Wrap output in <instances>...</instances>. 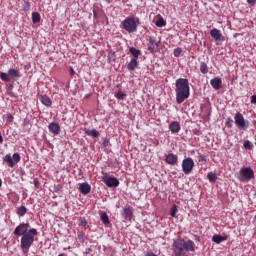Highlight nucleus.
I'll return each mask as SVG.
<instances>
[{"instance_id": "f257e3e1", "label": "nucleus", "mask_w": 256, "mask_h": 256, "mask_svg": "<svg viewBox=\"0 0 256 256\" xmlns=\"http://www.w3.org/2000/svg\"><path fill=\"white\" fill-rule=\"evenodd\" d=\"M176 103L187 101L189 95H191V88L189 87V80L187 78H178L175 83Z\"/></svg>"}, {"instance_id": "f03ea898", "label": "nucleus", "mask_w": 256, "mask_h": 256, "mask_svg": "<svg viewBox=\"0 0 256 256\" xmlns=\"http://www.w3.org/2000/svg\"><path fill=\"white\" fill-rule=\"evenodd\" d=\"M175 256H187V253H195V242L192 240L178 239L173 243Z\"/></svg>"}, {"instance_id": "7ed1b4c3", "label": "nucleus", "mask_w": 256, "mask_h": 256, "mask_svg": "<svg viewBox=\"0 0 256 256\" xmlns=\"http://www.w3.org/2000/svg\"><path fill=\"white\" fill-rule=\"evenodd\" d=\"M35 235H37V229L32 228L28 230V233L22 236L20 247L23 253H29V249H31V245H33L35 241Z\"/></svg>"}, {"instance_id": "20e7f679", "label": "nucleus", "mask_w": 256, "mask_h": 256, "mask_svg": "<svg viewBox=\"0 0 256 256\" xmlns=\"http://www.w3.org/2000/svg\"><path fill=\"white\" fill-rule=\"evenodd\" d=\"M139 18L128 17L122 22V27L127 33H135L139 27Z\"/></svg>"}, {"instance_id": "39448f33", "label": "nucleus", "mask_w": 256, "mask_h": 256, "mask_svg": "<svg viewBox=\"0 0 256 256\" xmlns=\"http://www.w3.org/2000/svg\"><path fill=\"white\" fill-rule=\"evenodd\" d=\"M234 121H235V125L241 131H247V129H249V123L245 121V117L241 114V112H237L234 115Z\"/></svg>"}, {"instance_id": "423d86ee", "label": "nucleus", "mask_w": 256, "mask_h": 256, "mask_svg": "<svg viewBox=\"0 0 256 256\" xmlns=\"http://www.w3.org/2000/svg\"><path fill=\"white\" fill-rule=\"evenodd\" d=\"M240 181H251V179H255V172L251 167H243L240 170Z\"/></svg>"}, {"instance_id": "0eeeda50", "label": "nucleus", "mask_w": 256, "mask_h": 256, "mask_svg": "<svg viewBox=\"0 0 256 256\" xmlns=\"http://www.w3.org/2000/svg\"><path fill=\"white\" fill-rule=\"evenodd\" d=\"M148 44V51L149 53L155 54L157 53L158 49H159V43H161L160 40H157V38L155 36H149L147 38Z\"/></svg>"}, {"instance_id": "6e6552de", "label": "nucleus", "mask_w": 256, "mask_h": 256, "mask_svg": "<svg viewBox=\"0 0 256 256\" xmlns=\"http://www.w3.org/2000/svg\"><path fill=\"white\" fill-rule=\"evenodd\" d=\"M102 175V181L107 187H119V179L111 177L105 172H102Z\"/></svg>"}, {"instance_id": "1a4fd4ad", "label": "nucleus", "mask_w": 256, "mask_h": 256, "mask_svg": "<svg viewBox=\"0 0 256 256\" xmlns=\"http://www.w3.org/2000/svg\"><path fill=\"white\" fill-rule=\"evenodd\" d=\"M195 167L194 161H183L182 162V171L185 173V175H189L193 171V168Z\"/></svg>"}, {"instance_id": "9d476101", "label": "nucleus", "mask_w": 256, "mask_h": 256, "mask_svg": "<svg viewBox=\"0 0 256 256\" xmlns=\"http://www.w3.org/2000/svg\"><path fill=\"white\" fill-rule=\"evenodd\" d=\"M27 233H28V232H27V230H26V228H25V223H22V224L18 225V226L15 228L14 232H13V234L16 235L17 237H21V235H22V237H23V235H25V234H27Z\"/></svg>"}, {"instance_id": "9b49d317", "label": "nucleus", "mask_w": 256, "mask_h": 256, "mask_svg": "<svg viewBox=\"0 0 256 256\" xmlns=\"http://www.w3.org/2000/svg\"><path fill=\"white\" fill-rule=\"evenodd\" d=\"M48 130L50 133H53V135H59V133H61V126H59L58 123L52 122L48 125Z\"/></svg>"}, {"instance_id": "f8f14e48", "label": "nucleus", "mask_w": 256, "mask_h": 256, "mask_svg": "<svg viewBox=\"0 0 256 256\" xmlns=\"http://www.w3.org/2000/svg\"><path fill=\"white\" fill-rule=\"evenodd\" d=\"M79 191L82 195H89V193H91V185L87 182L81 183L79 185Z\"/></svg>"}, {"instance_id": "ddd939ff", "label": "nucleus", "mask_w": 256, "mask_h": 256, "mask_svg": "<svg viewBox=\"0 0 256 256\" xmlns=\"http://www.w3.org/2000/svg\"><path fill=\"white\" fill-rule=\"evenodd\" d=\"M210 35L212 39H215V41H221V38L223 37V34L221 33V30L214 28L210 31Z\"/></svg>"}, {"instance_id": "4468645a", "label": "nucleus", "mask_w": 256, "mask_h": 256, "mask_svg": "<svg viewBox=\"0 0 256 256\" xmlns=\"http://www.w3.org/2000/svg\"><path fill=\"white\" fill-rule=\"evenodd\" d=\"M121 215L124 217V219H129V221H131L133 218V211L131 210V207H125Z\"/></svg>"}, {"instance_id": "2eb2a0df", "label": "nucleus", "mask_w": 256, "mask_h": 256, "mask_svg": "<svg viewBox=\"0 0 256 256\" xmlns=\"http://www.w3.org/2000/svg\"><path fill=\"white\" fill-rule=\"evenodd\" d=\"M40 102L45 105V107H51L53 105V101H51V98L47 95H41L39 97Z\"/></svg>"}, {"instance_id": "dca6fc26", "label": "nucleus", "mask_w": 256, "mask_h": 256, "mask_svg": "<svg viewBox=\"0 0 256 256\" xmlns=\"http://www.w3.org/2000/svg\"><path fill=\"white\" fill-rule=\"evenodd\" d=\"M221 78H213L210 80V85L215 89L216 91H219L221 89Z\"/></svg>"}, {"instance_id": "f3484780", "label": "nucleus", "mask_w": 256, "mask_h": 256, "mask_svg": "<svg viewBox=\"0 0 256 256\" xmlns=\"http://www.w3.org/2000/svg\"><path fill=\"white\" fill-rule=\"evenodd\" d=\"M169 129H170L171 133H179V131H181V124L177 121H173L169 125Z\"/></svg>"}, {"instance_id": "a211bd4d", "label": "nucleus", "mask_w": 256, "mask_h": 256, "mask_svg": "<svg viewBox=\"0 0 256 256\" xmlns=\"http://www.w3.org/2000/svg\"><path fill=\"white\" fill-rule=\"evenodd\" d=\"M137 67H139V62L137 61V59L132 58L131 61L127 65V69L129 71H135L137 69Z\"/></svg>"}, {"instance_id": "6ab92c4d", "label": "nucleus", "mask_w": 256, "mask_h": 256, "mask_svg": "<svg viewBox=\"0 0 256 256\" xmlns=\"http://www.w3.org/2000/svg\"><path fill=\"white\" fill-rule=\"evenodd\" d=\"M3 161H21V156L19 153H14L13 156H11V154H7Z\"/></svg>"}, {"instance_id": "aec40b11", "label": "nucleus", "mask_w": 256, "mask_h": 256, "mask_svg": "<svg viewBox=\"0 0 256 256\" xmlns=\"http://www.w3.org/2000/svg\"><path fill=\"white\" fill-rule=\"evenodd\" d=\"M212 241L213 243H217V245H219V243H223V241H227V236H221L219 234H215L212 237Z\"/></svg>"}, {"instance_id": "412c9836", "label": "nucleus", "mask_w": 256, "mask_h": 256, "mask_svg": "<svg viewBox=\"0 0 256 256\" xmlns=\"http://www.w3.org/2000/svg\"><path fill=\"white\" fill-rule=\"evenodd\" d=\"M130 53L133 56L132 59H139V56L141 55V50L135 48V47H131L130 48Z\"/></svg>"}, {"instance_id": "4be33fe9", "label": "nucleus", "mask_w": 256, "mask_h": 256, "mask_svg": "<svg viewBox=\"0 0 256 256\" xmlns=\"http://www.w3.org/2000/svg\"><path fill=\"white\" fill-rule=\"evenodd\" d=\"M85 134L88 135V137H93L96 139V137H99L101 135L99 131L92 129V130H85Z\"/></svg>"}, {"instance_id": "5701e85b", "label": "nucleus", "mask_w": 256, "mask_h": 256, "mask_svg": "<svg viewBox=\"0 0 256 256\" xmlns=\"http://www.w3.org/2000/svg\"><path fill=\"white\" fill-rule=\"evenodd\" d=\"M8 74L10 75L11 79H18L21 77V74H19V70L10 69L8 70Z\"/></svg>"}, {"instance_id": "b1692460", "label": "nucleus", "mask_w": 256, "mask_h": 256, "mask_svg": "<svg viewBox=\"0 0 256 256\" xmlns=\"http://www.w3.org/2000/svg\"><path fill=\"white\" fill-rule=\"evenodd\" d=\"M17 215L19 217H25V215H27V207L25 206H20L18 209H17Z\"/></svg>"}, {"instance_id": "393cba45", "label": "nucleus", "mask_w": 256, "mask_h": 256, "mask_svg": "<svg viewBox=\"0 0 256 256\" xmlns=\"http://www.w3.org/2000/svg\"><path fill=\"white\" fill-rule=\"evenodd\" d=\"M200 72L203 73V75H207V73H209V67L207 66V63H200Z\"/></svg>"}, {"instance_id": "a878e982", "label": "nucleus", "mask_w": 256, "mask_h": 256, "mask_svg": "<svg viewBox=\"0 0 256 256\" xmlns=\"http://www.w3.org/2000/svg\"><path fill=\"white\" fill-rule=\"evenodd\" d=\"M100 219H101L102 223H104V225H109V223H110L109 216L105 212L101 213Z\"/></svg>"}, {"instance_id": "bb28decb", "label": "nucleus", "mask_w": 256, "mask_h": 256, "mask_svg": "<svg viewBox=\"0 0 256 256\" xmlns=\"http://www.w3.org/2000/svg\"><path fill=\"white\" fill-rule=\"evenodd\" d=\"M32 21L33 23H39L41 21V14H39V12H33Z\"/></svg>"}, {"instance_id": "cd10ccee", "label": "nucleus", "mask_w": 256, "mask_h": 256, "mask_svg": "<svg viewBox=\"0 0 256 256\" xmlns=\"http://www.w3.org/2000/svg\"><path fill=\"white\" fill-rule=\"evenodd\" d=\"M0 79H2L3 81H5L6 83H9V81H11V77H10V75H9V72H8V73L1 72V73H0Z\"/></svg>"}, {"instance_id": "c85d7f7f", "label": "nucleus", "mask_w": 256, "mask_h": 256, "mask_svg": "<svg viewBox=\"0 0 256 256\" xmlns=\"http://www.w3.org/2000/svg\"><path fill=\"white\" fill-rule=\"evenodd\" d=\"M207 179L210 181V183H215V181H217V174L209 172L207 174Z\"/></svg>"}, {"instance_id": "c756f323", "label": "nucleus", "mask_w": 256, "mask_h": 256, "mask_svg": "<svg viewBox=\"0 0 256 256\" xmlns=\"http://www.w3.org/2000/svg\"><path fill=\"white\" fill-rule=\"evenodd\" d=\"M165 25H167V22L160 16L156 21V27H165Z\"/></svg>"}, {"instance_id": "7c9ffc66", "label": "nucleus", "mask_w": 256, "mask_h": 256, "mask_svg": "<svg viewBox=\"0 0 256 256\" xmlns=\"http://www.w3.org/2000/svg\"><path fill=\"white\" fill-rule=\"evenodd\" d=\"M177 211H178L177 205L174 204V205L172 206L171 210H170V215H171V217H177Z\"/></svg>"}, {"instance_id": "2f4dec72", "label": "nucleus", "mask_w": 256, "mask_h": 256, "mask_svg": "<svg viewBox=\"0 0 256 256\" xmlns=\"http://www.w3.org/2000/svg\"><path fill=\"white\" fill-rule=\"evenodd\" d=\"M181 53H183V49L182 48H176V49H174V51H173V55H174V57H180L181 56Z\"/></svg>"}, {"instance_id": "473e14b6", "label": "nucleus", "mask_w": 256, "mask_h": 256, "mask_svg": "<svg viewBox=\"0 0 256 256\" xmlns=\"http://www.w3.org/2000/svg\"><path fill=\"white\" fill-rule=\"evenodd\" d=\"M165 161H177V156L175 154H169L166 156Z\"/></svg>"}, {"instance_id": "72a5a7b5", "label": "nucleus", "mask_w": 256, "mask_h": 256, "mask_svg": "<svg viewBox=\"0 0 256 256\" xmlns=\"http://www.w3.org/2000/svg\"><path fill=\"white\" fill-rule=\"evenodd\" d=\"M23 9L24 11H29V9H31V3H29L28 1H24Z\"/></svg>"}, {"instance_id": "f704fd0d", "label": "nucleus", "mask_w": 256, "mask_h": 256, "mask_svg": "<svg viewBox=\"0 0 256 256\" xmlns=\"http://www.w3.org/2000/svg\"><path fill=\"white\" fill-rule=\"evenodd\" d=\"M245 149H253V143L251 141L247 140L244 142Z\"/></svg>"}, {"instance_id": "c9c22d12", "label": "nucleus", "mask_w": 256, "mask_h": 256, "mask_svg": "<svg viewBox=\"0 0 256 256\" xmlns=\"http://www.w3.org/2000/svg\"><path fill=\"white\" fill-rule=\"evenodd\" d=\"M62 190H63V185L58 184V185L54 186V192L55 193H60V191H62Z\"/></svg>"}, {"instance_id": "e433bc0d", "label": "nucleus", "mask_w": 256, "mask_h": 256, "mask_svg": "<svg viewBox=\"0 0 256 256\" xmlns=\"http://www.w3.org/2000/svg\"><path fill=\"white\" fill-rule=\"evenodd\" d=\"M125 96H126V94L123 93V91H121V90H119V91L117 92V94H116V98H117V99H123V97H125Z\"/></svg>"}, {"instance_id": "4c0bfd02", "label": "nucleus", "mask_w": 256, "mask_h": 256, "mask_svg": "<svg viewBox=\"0 0 256 256\" xmlns=\"http://www.w3.org/2000/svg\"><path fill=\"white\" fill-rule=\"evenodd\" d=\"M34 186L36 187V189H41V183L39 182V179H34Z\"/></svg>"}, {"instance_id": "58836bf2", "label": "nucleus", "mask_w": 256, "mask_h": 256, "mask_svg": "<svg viewBox=\"0 0 256 256\" xmlns=\"http://www.w3.org/2000/svg\"><path fill=\"white\" fill-rule=\"evenodd\" d=\"M13 119L14 117L11 114L6 115V121H8V123H13Z\"/></svg>"}, {"instance_id": "ea45409f", "label": "nucleus", "mask_w": 256, "mask_h": 256, "mask_svg": "<svg viewBox=\"0 0 256 256\" xmlns=\"http://www.w3.org/2000/svg\"><path fill=\"white\" fill-rule=\"evenodd\" d=\"M80 225L81 227L87 226V220H85V218H80Z\"/></svg>"}, {"instance_id": "a19ab883", "label": "nucleus", "mask_w": 256, "mask_h": 256, "mask_svg": "<svg viewBox=\"0 0 256 256\" xmlns=\"http://www.w3.org/2000/svg\"><path fill=\"white\" fill-rule=\"evenodd\" d=\"M16 163L17 162H15V161H8L7 165H8V167H15Z\"/></svg>"}, {"instance_id": "79ce46f5", "label": "nucleus", "mask_w": 256, "mask_h": 256, "mask_svg": "<svg viewBox=\"0 0 256 256\" xmlns=\"http://www.w3.org/2000/svg\"><path fill=\"white\" fill-rule=\"evenodd\" d=\"M248 5H251L252 7L255 6L256 0H246Z\"/></svg>"}, {"instance_id": "37998d69", "label": "nucleus", "mask_w": 256, "mask_h": 256, "mask_svg": "<svg viewBox=\"0 0 256 256\" xmlns=\"http://www.w3.org/2000/svg\"><path fill=\"white\" fill-rule=\"evenodd\" d=\"M103 147H109V140L107 138L103 140Z\"/></svg>"}, {"instance_id": "c03bdc74", "label": "nucleus", "mask_w": 256, "mask_h": 256, "mask_svg": "<svg viewBox=\"0 0 256 256\" xmlns=\"http://www.w3.org/2000/svg\"><path fill=\"white\" fill-rule=\"evenodd\" d=\"M251 103L256 104V95L251 96Z\"/></svg>"}, {"instance_id": "a18cd8bd", "label": "nucleus", "mask_w": 256, "mask_h": 256, "mask_svg": "<svg viewBox=\"0 0 256 256\" xmlns=\"http://www.w3.org/2000/svg\"><path fill=\"white\" fill-rule=\"evenodd\" d=\"M194 241H197V242L201 241V237H199L198 235H195L194 236Z\"/></svg>"}, {"instance_id": "49530a36", "label": "nucleus", "mask_w": 256, "mask_h": 256, "mask_svg": "<svg viewBox=\"0 0 256 256\" xmlns=\"http://www.w3.org/2000/svg\"><path fill=\"white\" fill-rule=\"evenodd\" d=\"M24 229H26V231H28V229H29V223H24Z\"/></svg>"}, {"instance_id": "de8ad7c7", "label": "nucleus", "mask_w": 256, "mask_h": 256, "mask_svg": "<svg viewBox=\"0 0 256 256\" xmlns=\"http://www.w3.org/2000/svg\"><path fill=\"white\" fill-rule=\"evenodd\" d=\"M145 256H157V255L155 253L150 252V253H147Z\"/></svg>"}, {"instance_id": "09e8293b", "label": "nucleus", "mask_w": 256, "mask_h": 256, "mask_svg": "<svg viewBox=\"0 0 256 256\" xmlns=\"http://www.w3.org/2000/svg\"><path fill=\"white\" fill-rule=\"evenodd\" d=\"M167 163H169V165H175V163H177V161H168Z\"/></svg>"}, {"instance_id": "8fccbe9b", "label": "nucleus", "mask_w": 256, "mask_h": 256, "mask_svg": "<svg viewBox=\"0 0 256 256\" xmlns=\"http://www.w3.org/2000/svg\"><path fill=\"white\" fill-rule=\"evenodd\" d=\"M70 73L71 75H75V70H73V68H70Z\"/></svg>"}, {"instance_id": "3c124183", "label": "nucleus", "mask_w": 256, "mask_h": 256, "mask_svg": "<svg viewBox=\"0 0 256 256\" xmlns=\"http://www.w3.org/2000/svg\"><path fill=\"white\" fill-rule=\"evenodd\" d=\"M92 251H93V249H91V248L86 249V253H91Z\"/></svg>"}, {"instance_id": "603ef678", "label": "nucleus", "mask_w": 256, "mask_h": 256, "mask_svg": "<svg viewBox=\"0 0 256 256\" xmlns=\"http://www.w3.org/2000/svg\"><path fill=\"white\" fill-rule=\"evenodd\" d=\"M0 143H3V136L1 135V132H0Z\"/></svg>"}, {"instance_id": "864d4df0", "label": "nucleus", "mask_w": 256, "mask_h": 256, "mask_svg": "<svg viewBox=\"0 0 256 256\" xmlns=\"http://www.w3.org/2000/svg\"><path fill=\"white\" fill-rule=\"evenodd\" d=\"M184 161H193L191 158L184 159Z\"/></svg>"}, {"instance_id": "5fc2aeb1", "label": "nucleus", "mask_w": 256, "mask_h": 256, "mask_svg": "<svg viewBox=\"0 0 256 256\" xmlns=\"http://www.w3.org/2000/svg\"><path fill=\"white\" fill-rule=\"evenodd\" d=\"M228 127L231 128V127H233V125L232 124H228Z\"/></svg>"}, {"instance_id": "6e6d98bb", "label": "nucleus", "mask_w": 256, "mask_h": 256, "mask_svg": "<svg viewBox=\"0 0 256 256\" xmlns=\"http://www.w3.org/2000/svg\"><path fill=\"white\" fill-rule=\"evenodd\" d=\"M58 256H65V254H59Z\"/></svg>"}]
</instances>
